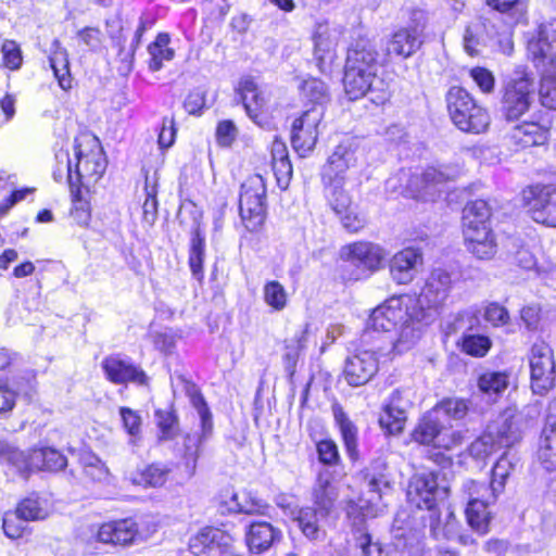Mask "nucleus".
I'll use <instances>...</instances> for the list:
<instances>
[{
  "instance_id": "c756f323",
  "label": "nucleus",
  "mask_w": 556,
  "mask_h": 556,
  "mask_svg": "<svg viewBox=\"0 0 556 556\" xmlns=\"http://www.w3.org/2000/svg\"><path fill=\"white\" fill-rule=\"evenodd\" d=\"M338 40L339 34L334 28H330L327 24L317 26L314 34L315 58L321 72L326 71L327 61L332 60Z\"/></svg>"
},
{
  "instance_id": "052dcab7",
  "label": "nucleus",
  "mask_w": 556,
  "mask_h": 556,
  "mask_svg": "<svg viewBox=\"0 0 556 556\" xmlns=\"http://www.w3.org/2000/svg\"><path fill=\"white\" fill-rule=\"evenodd\" d=\"M491 348V341L485 336L470 334L463 339V351L469 355L481 357Z\"/></svg>"
},
{
  "instance_id": "412c9836",
  "label": "nucleus",
  "mask_w": 556,
  "mask_h": 556,
  "mask_svg": "<svg viewBox=\"0 0 556 556\" xmlns=\"http://www.w3.org/2000/svg\"><path fill=\"white\" fill-rule=\"evenodd\" d=\"M91 536L104 544L128 545L139 536V528L134 519L126 518L102 523L96 531H91Z\"/></svg>"
},
{
  "instance_id": "20e7f679",
  "label": "nucleus",
  "mask_w": 556,
  "mask_h": 556,
  "mask_svg": "<svg viewBox=\"0 0 556 556\" xmlns=\"http://www.w3.org/2000/svg\"><path fill=\"white\" fill-rule=\"evenodd\" d=\"M460 173L458 166L442 165L440 167H428L420 175L410 176L407 172L401 170L394 177L386 181V188L392 192H396L400 187L397 181L405 179L407 181L406 189L414 197L425 200H433L437 192L441 191V187L454 180Z\"/></svg>"
},
{
  "instance_id": "5fc2aeb1",
  "label": "nucleus",
  "mask_w": 556,
  "mask_h": 556,
  "mask_svg": "<svg viewBox=\"0 0 556 556\" xmlns=\"http://www.w3.org/2000/svg\"><path fill=\"white\" fill-rule=\"evenodd\" d=\"M538 458L545 470L554 471L556 469V433L543 430Z\"/></svg>"
},
{
  "instance_id": "ddd939ff",
  "label": "nucleus",
  "mask_w": 556,
  "mask_h": 556,
  "mask_svg": "<svg viewBox=\"0 0 556 556\" xmlns=\"http://www.w3.org/2000/svg\"><path fill=\"white\" fill-rule=\"evenodd\" d=\"M426 22L421 12L414 13L410 23L397 29L387 43V53L408 58L414 54L424 42Z\"/></svg>"
},
{
  "instance_id": "dca6fc26",
  "label": "nucleus",
  "mask_w": 556,
  "mask_h": 556,
  "mask_svg": "<svg viewBox=\"0 0 556 556\" xmlns=\"http://www.w3.org/2000/svg\"><path fill=\"white\" fill-rule=\"evenodd\" d=\"M237 92L250 118L260 127L270 129L274 126V122L269 121L267 116V98L264 91L258 89L254 79L250 76L242 77Z\"/></svg>"
},
{
  "instance_id": "b1692460",
  "label": "nucleus",
  "mask_w": 556,
  "mask_h": 556,
  "mask_svg": "<svg viewBox=\"0 0 556 556\" xmlns=\"http://www.w3.org/2000/svg\"><path fill=\"white\" fill-rule=\"evenodd\" d=\"M422 264V254L414 248H406L393 255L390 261V275L399 285H407L417 275L418 266Z\"/></svg>"
},
{
  "instance_id": "f03ea898",
  "label": "nucleus",
  "mask_w": 556,
  "mask_h": 556,
  "mask_svg": "<svg viewBox=\"0 0 556 556\" xmlns=\"http://www.w3.org/2000/svg\"><path fill=\"white\" fill-rule=\"evenodd\" d=\"M55 159L54 180L61 182L66 179L71 188L84 187L89 190L102 177L106 168V160L96 139L86 143L76 140L73 157L68 152L60 151Z\"/></svg>"
},
{
  "instance_id": "58836bf2",
  "label": "nucleus",
  "mask_w": 556,
  "mask_h": 556,
  "mask_svg": "<svg viewBox=\"0 0 556 556\" xmlns=\"http://www.w3.org/2000/svg\"><path fill=\"white\" fill-rule=\"evenodd\" d=\"M378 71H367L366 68H361L354 65L344 66V74H349L350 77L353 75V79L355 76H363L367 79H371L376 85H374V94H372V103L380 105L387 102L390 98L389 84L384 81L381 77L378 76Z\"/></svg>"
},
{
  "instance_id": "39448f33",
  "label": "nucleus",
  "mask_w": 556,
  "mask_h": 556,
  "mask_svg": "<svg viewBox=\"0 0 556 556\" xmlns=\"http://www.w3.org/2000/svg\"><path fill=\"white\" fill-rule=\"evenodd\" d=\"M189 395L190 402L200 417L201 432L186 434L182 439L181 446L177 447L176 454L180 458V463L185 467L188 477H192L195 472L201 444L207 440L212 433L213 420L210 408L199 390L192 387L189 391Z\"/></svg>"
},
{
  "instance_id": "473e14b6",
  "label": "nucleus",
  "mask_w": 556,
  "mask_h": 556,
  "mask_svg": "<svg viewBox=\"0 0 556 556\" xmlns=\"http://www.w3.org/2000/svg\"><path fill=\"white\" fill-rule=\"evenodd\" d=\"M519 460L515 452L507 451L495 463L492 469V480L490 484L493 497L496 496V493L502 492L507 478L519 465Z\"/></svg>"
},
{
  "instance_id": "49530a36",
  "label": "nucleus",
  "mask_w": 556,
  "mask_h": 556,
  "mask_svg": "<svg viewBox=\"0 0 556 556\" xmlns=\"http://www.w3.org/2000/svg\"><path fill=\"white\" fill-rule=\"evenodd\" d=\"M325 197L336 214H343L351 206V197L344 190L345 181H323Z\"/></svg>"
},
{
  "instance_id": "ea45409f",
  "label": "nucleus",
  "mask_w": 556,
  "mask_h": 556,
  "mask_svg": "<svg viewBox=\"0 0 556 556\" xmlns=\"http://www.w3.org/2000/svg\"><path fill=\"white\" fill-rule=\"evenodd\" d=\"M274 529L268 522H253L247 533V543L251 552L262 553L270 547Z\"/></svg>"
},
{
  "instance_id": "7c9ffc66",
  "label": "nucleus",
  "mask_w": 556,
  "mask_h": 556,
  "mask_svg": "<svg viewBox=\"0 0 556 556\" xmlns=\"http://www.w3.org/2000/svg\"><path fill=\"white\" fill-rule=\"evenodd\" d=\"M50 66L53 71L54 77L56 78L59 86L63 90L72 88V75L70 72V60L68 53L63 48L59 40H53L50 47L49 54Z\"/></svg>"
},
{
  "instance_id": "4d7b16f0",
  "label": "nucleus",
  "mask_w": 556,
  "mask_h": 556,
  "mask_svg": "<svg viewBox=\"0 0 556 556\" xmlns=\"http://www.w3.org/2000/svg\"><path fill=\"white\" fill-rule=\"evenodd\" d=\"M73 197V207L71 216L79 226H87L91 218L90 204L83 198L80 188H71Z\"/></svg>"
},
{
  "instance_id": "a211bd4d",
  "label": "nucleus",
  "mask_w": 556,
  "mask_h": 556,
  "mask_svg": "<svg viewBox=\"0 0 556 556\" xmlns=\"http://www.w3.org/2000/svg\"><path fill=\"white\" fill-rule=\"evenodd\" d=\"M340 256L344 262L362 270L374 273L378 270L384 261L387 253L379 244L358 241L341 249Z\"/></svg>"
},
{
  "instance_id": "c9c22d12",
  "label": "nucleus",
  "mask_w": 556,
  "mask_h": 556,
  "mask_svg": "<svg viewBox=\"0 0 556 556\" xmlns=\"http://www.w3.org/2000/svg\"><path fill=\"white\" fill-rule=\"evenodd\" d=\"M490 207L484 200L472 201L464 207L463 228L464 230L490 228Z\"/></svg>"
},
{
  "instance_id": "bb28decb",
  "label": "nucleus",
  "mask_w": 556,
  "mask_h": 556,
  "mask_svg": "<svg viewBox=\"0 0 556 556\" xmlns=\"http://www.w3.org/2000/svg\"><path fill=\"white\" fill-rule=\"evenodd\" d=\"M355 164V152L346 147L338 146L323 168L321 179L323 181H345L344 173Z\"/></svg>"
},
{
  "instance_id": "4468645a",
  "label": "nucleus",
  "mask_w": 556,
  "mask_h": 556,
  "mask_svg": "<svg viewBox=\"0 0 556 556\" xmlns=\"http://www.w3.org/2000/svg\"><path fill=\"white\" fill-rule=\"evenodd\" d=\"M464 492L468 495L466 517L469 526L477 532L484 534L489 531L491 520L485 494L490 493L489 486L484 483L468 481L464 484Z\"/></svg>"
},
{
  "instance_id": "8fccbe9b",
  "label": "nucleus",
  "mask_w": 556,
  "mask_h": 556,
  "mask_svg": "<svg viewBox=\"0 0 556 556\" xmlns=\"http://www.w3.org/2000/svg\"><path fill=\"white\" fill-rule=\"evenodd\" d=\"M231 509L242 514H264L267 506L251 491H240L231 497Z\"/></svg>"
},
{
  "instance_id": "9d476101",
  "label": "nucleus",
  "mask_w": 556,
  "mask_h": 556,
  "mask_svg": "<svg viewBox=\"0 0 556 556\" xmlns=\"http://www.w3.org/2000/svg\"><path fill=\"white\" fill-rule=\"evenodd\" d=\"M265 184L261 175L250 176L242 185L239 212L247 229L256 230L265 219Z\"/></svg>"
},
{
  "instance_id": "e2e57ef3",
  "label": "nucleus",
  "mask_w": 556,
  "mask_h": 556,
  "mask_svg": "<svg viewBox=\"0 0 556 556\" xmlns=\"http://www.w3.org/2000/svg\"><path fill=\"white\" fill-rule=\"evenodd\" d=\"M470 77L483 93H492L495 88V77L485 67H473L469 72Z\"/></svg>"
},
{
  "instance_id": "774afa93",
  "label": "nucleus",
  "mask_w": 556,
  "mask_h": 556,
  "mask_svg": "<svg viewBox=\"0 0 556 556\" xmlns=\"http://www.w3.org/2000/svg\"><path fill=\"white\" fill-rule=\"evenodd\" d=\"M205 106V92L202 89H194L189 92L184 101L185 110L192 115H200Z\"/></svg>"
},
{
  "instance_id": "e433bc0d",
  "label": "nucleus",
  "mask_w": 556,
  "mask_h": 556,
  "mask_svg": "<svg viewBox=\"0 0 556 556\" xmlns=\"http://www.w3.org/2000/svg\"><path fill=\"white\" fill-rule=\"evenodd\" d=\"M307 325L301 327L295 333L293 339L286 340V354L283 356L285 370L291 384H293V378L295 368L299 363L300 351L304 348L306 342Z\"/></svg>"
},
{
  "instance_id": "72a5a7b5",
  "label": "nucleus",
  "mask_w": 556,
  "mask_h": 556,
  "mask_svg": "<svg viewBox=\"0 0 556 556\" xmlns=\"http://www.w3.org/2000/svg\"><path fill=\"white\" fill-rule=\"evenodd\" d=\"M0 462L11 466L22 475L28 473L36 469L35 448L26 452L11 445H4L0 450Z\"/></svg>"
},
{
  "instance_id": "f704fd0d",
  "label": "nucleus",
  "mask_w": 556,
  "mask_h": 556,
  "mask_svg": "<svg viewBox=\"0 0 556 556\" xmlns=\"http://www.w3.org/2000/svg\"><path fill=\"white\" fill-rule=\"evenodd\" d=\"M535 67L541 73L540 101L543 106L556 110V62Z\"/></svg>"
},
{
  "instance_id": "c03bdc74",
  "label": "nucleus",
  "mask_w": 556,
  "mask_h": 556,
  "mask_svg": "<svg viewBox=\"0 0 556 556\" xmlns=\"http://www.w3.org/2000/svg\"><path fill=\"white\" fill-rule=\"evenodd\" d=\"M169 40L170 39L167 34H159L155 40L149 45L148 52L150 55V71H160L164 61H170L174 58V50L168 48Z\"/></svg>"
},
{
  "instance_id": "0eeeda50",
  "label": "nucleus",
  "mask_w": 556,
  "mask_h": 556,
  "mask_svg": "<svg viewBox=\"0 0 556 556\" xmlns=\"http://www.w3.org/2000/svg\"><path fill=\"white\" fill-rule=\"evenodd\" d=\"M390 488L388 465L383 459L374 460L363 473L362 497L359 508L367 517H375L382 511V495Z\"/></svg>"
},
{
  "instance_id": "37998d69",
  "label": "nucleus",
  "mask_w": 556,
  "mask_h": 556,
  "mask_svg": "<svg viewBox=\"0 0 556 556\" xmlns=\"http://www.w3.org/2000/svg\"><path fill=\"white\" fill-rule=\"evenodd\" d=\"M299 90L302 98L316 106H321L329 100V91L327 85L315 77H308L303 79L299 85Z\"/></svg>"
},
{
  "instance_id": "bf43d9fd",
  "label": "nucleus",
  "mask_w": 556,
  "mask_h": 556,
  "mask_svg": "<svg viewBox=\"0 0 556 556\" xmlns=\"http://www.w3.org/2000/svg\"><path fill=\"white\" fill-rule=\"evenodd\" d=\"M119 415L123 427L130 437V442L135 443L140 438L142 418L140 414L128 407H121Z\"/></svg>"
},
{
  "instance_id": "09e8293b",
  "label": "nucleus",
  "mask_w": 556,
  "mask_h": 556,
  "mask_svg": "<svg viewBox=\"0 0 556 556\" xmlns=\"http://www.w3.org/2000/svg\"><path fill=\"white\" fill-rule=\"evenodd\" d=\"M432 410L443 420V418L452 420L464 419L469 410V402L459 397H446L439 402Z\"/></svg>"
},
{
  "instance_id": "423d86ee",
  "label": "nucleus",
  "mask_w": 556,
  "mask_h": 556,
  "mask_svg": "<svg viewBox=\"0 0 556 556\" xmlns=\"http://www.w3.org/2000/svg\"><path fill=\"white\" fill-rule=\"evenodd\" d=\"M536 85L534 78L526 72H516L503 89L501 113L507 121H516L529 111Z\"/></svg>"
},
{
  "instance_id": "a878e982",
  "label": "nucleus",
  "mask_w": 556,
  "mask_h": 556,
  "mask_svg": "<svg viewBox=\"0 0 556 556\" xmlns=\"http://www.w3.org/2000/svg\"><path fill=\"white\" fill-rule=\"evenodd\" d=\"M509 139L518 149L542 146L548 139V123L523 122L513 128Z\"/></svg>"
},
{
  "instance_id": "4be33fe9",
  "label": "nucleus",
  "mask_w": 556,
  "mask_h": 556,
  "mask_svg": "<svg viewBox=\"0 0 556 556\" xmlns=\"http://www.w3.org/2000/svg\"><path fill=\"white\" fill-rule=\"evenodd\" d=\"M102 368L106 378L113 383L134 382L140 386L148 383V377L143 370L119 356L105 357L102 362Z\"/></svg>"
},
{
  "instance_id": "c85d7f7f",
  "label": "nucleus",
  "mask_w": 556,
  "mask_h": 556,
  "mask_svg": "<svg viewBox=\"0 0 556 556\" xmlns=\"http://www.w3.org/2000/svg\"><path fill=\"white\" fill-rule=\"evenodd\" d=\"M346 66H357L367 71H378V52L376 46L369 39H358L348 50Z\"/></svg>"
},
{
  "instance_id": "680f3d73",
  "label": "nucleus",
  "mask_w": 556,
  "mask_h": 556,
  "mask_svg": "<svg viewBox=\"0 0 556 556\" xmlns=\"http://www.w3.org/2000/svg\"><path fill=\"white\" fill-rule=\"evenodd\" d=\"M25 520L15 511H8L3 517V531L10 539H20L25 531Z\"/></svg>"
},
{
  "instance_id": "aec40b11",
  "label": "nucleus",
  "mask_w": 556,
  "mask_h": 556,
  "mask_svg": "<svg viewBox=\"0 0 556 556\" xmlns=\"http://www.w3.org/2000/svg\"><path fill=\"white\" fill-rule=\"evenodd\" d=\"M452 288V278L450 273L442 268L431 271L426 280L419 296L416 299V305L425 312V306L435 308L441 306L450 295Z\"/></svg>"
},
{
  "instance_id": "7ed1b4c3",
  "label": "nucleus",
  "mask_w": 556,
  "mask_h": 556,
  "mask_svg": "<svg viewBox=\"0 0 556 556\" xmlns=\"http://www.w3.org/2000/svg\"><path fill=\"white\" fill-rule=\"evenodd\" d=\"M445 100L448 115L459 130L481 134L488 129L490 125L488 111L479 105L466 89L459 86L451 87Z\"/></svg>"
},
{
  "instance_id": "f8f14e48",
  "label": "nucleus",
  "mask_w": 556,
  "mask_h": 556,
  "mask_svg": "<svg viewBox=\"0 0 556 556\" xmlns=\"http://www.w3.org/2000/svg\"><path fill=\"white\" fill-rule=\"evenodd\" d=\"M526 206L534 222L556 227V188L531 186L522 192Z\"/></svg>"
},
{
  "instance_id": "864d4df0",
  "label": "nucleus",
  "mask_w": 556,
  "mask_h": 556,
  "mask_svg": "<svg viewBox=\"0 0 556 556\" xmlns=\"http://www.w3.org/2000/svg\"><path fill=\"white\" fill-rule=\"evenodd\" d=\"M371 79H367L363 76H355L353 80V76L350 77L349 74H344L343 84L344 90L349 96L350 100H357L365 96H368L370 101L372 102L374 94V81Z\"/></svg>"
},
{
  "instance_id": "13d9d810",
  "label": "nucleus",
  "mask_w": 556,
  "mask_h": 556,
  "mask_svg": "<svg viewBox=\"0 0 556 556\" xmlns=\"http://www.w3.org/2000/svg\"><path fill=\"white\" fill-rule=\"evenodd\" d=\"M498 448H501V446L497 445V442L490 434V432L485 430L483 434H481L470 444L468 451L472 457L477 459H483Z\"/></svg>"
},
{
  "instance_id": "f257e3e1",
  "label": "nucleus",
  "mask_w": 556,
  "mask_h": 556,
  "mask_svg": "<svg viewBox=\"0 0 556 556\" xmlns=\"http://www.w3.org/2000/svg\"><path fill=\"white\" fill-rule=\"evenodd\" d=\"M425 317L414 296H391L371 312L362 343L375 341L390 352L403 353L420 338Z\"/></svg>"
},
{
  "instance_id": "603ef678",
  "label": "nucleus",
  "mask_w": 556,
  "mask_h": 556,
  "mask_svg": "<svg viewBox=\"0 0 556 556\" xmlns=\"http://www.w3.org/2000/svg\"><path fill=\"white\" fill-rule=\"evenodd\" d=\"M479 390L486 395H498L508 387V376L505 372L488 371L478 379Z\"/></svg>"
},
{
  "instance_id": "f3484780",
  "label": "nucleus",
  "mask_w": 556,
  "mask_h": 556,
  "mask_svg": "<svg viewBox=\"0 0 556 556\" xmlns=\"http://www.w3.org/2000/svg\"><path fill=\"white\" fill-rule=\"evenodd\" d=\"M323 109L313 108L296 118L291 128V143L302 155L313 150L318 137Z\"/></svg>"
},
{
  "instance_id": "2f4dec72",
  "label": "nucleus",
  "mask_w": 556,
  "mask_h": 556,
  "mask_svg": "<svg viewBox=\"0 0 556 556\" xmlns=\"http://www.w3.org/2000/svg\"><path fill=\"white\" fill-rule=\"evenodd\" d=\"M170 468L167 465L154 463L129 475V480L132 484L143 488H159L165 484Z\"/></svg>"
},
{
  "instance_id": "2eb2a0df",
  "label": "nucleus",
  "mask_w": 556,
  "mask_h": 556,
  "mask_svg": "<svg viewBox=\"0 0 556 556\" xmlns=\"http://www.w3.org/2000/svg\"><path fill=\"white\" fill-rule=\"evenodd\" d=\"M445 493V489L439 488L438 476L434 472H421L412 478L407 489V498L419 509L432 510L438 498Z\"/></svg>"
},
{
  "instance_id": "79ce46f5",
  "label": "nucleus",
  "mask_w": 556,
  "mask_h": 556,
  "mask_svg": "<svg viewBox=\"0 0 556 556\" xmlns=\"http://www.w3.org/2000/svg\"><path fill=\"white\" fill-rule=\"evenodd\" d=\"M205 252V236L200 227L192 231L189 249V266L194 278H203V260Z\"/></svg>"
},
{
  "instance_id": "9b49d317",
  "label": "nucleus",
  "mask_w": 556,
  "mask_h": 556,
  "mask_svg": "<svg viewBox=\"0 0 556 556\" xmlns=\"http://www.w3.org/2000/svg\"><path fill=\"white\" fill-rule=\"evenodd\" d=\"M531 389L539 395L546 394L555 384L556 365L553 350L545 342H535L529 354Z\"/></svg>"
},
{
  "instance_id": "de8ad7c7",
  "label": "nucleus",
  "mask_w": 556,
  "mask_h": 556,
  "mask_svg": "<svg viewBox=\"0 0 556 556\" xmlns=\"http://www.w3.org/2000/svg\"><path fill=\"white\" fill-rule=\"evenodd\" d=\"M35 470L59 471L66 467V457L55 448H35Z\"/></svg>"
},
{
  "instance_id": "69168bd1",
  "label": "nucleus",
  "mask_w": 556,
  "mask_h": 556,
  "mask_svg": "<svg viewBox=\"0 0 556 556\" xmlns=\"http://www.w3.org/2000/svg\"><path fill=\"white\" fill-rule=\"evenodd\" d=\"M319 460L325 465H337L340 456L337 444L332 440H321L317 443Z\"/></svg>"
},
{
  "instance_id": "6ab92c4d",
  "label": "nucleus",
  "mask_w": 556,
  "mask_h": 556,
  "mask_svg": "<svg viewBox=\"0 0 556 556\" xmlns=\"http://www.w3.org/2000/svg\"><path fill=\"white\" fill-rule=\"evenodd\" d=\"M412 407L409 392L407 390H395L391 393L388 402L383 406L379 424L390 434H399L403 431L407 412Z\"/></svg>"
},
{
  "instance_id": "0e129e2a",
  "label": "nucleus",
  "mask_w": 556,
  "mask_h": 556,
  "mask_svg": "<svg viewBox=\"0 0 556 556\" xmlns=\"http://www.w3.org/2000/svg\"><path fill=\"white\" fill-rule=\"evenodd\" d=\"M156 424L161 431V439L169 440L174 437L177 427V419L170 412L157 410L155 414Z\"/></svg>"
},
{
  "instance_id": "a18cd8bd",
  "label": "nucleus",
  "mask_w": 556,
  "mask_h": 556,
  "mask_svg": "<svg viewBox=\"0 0 556 556\" xmlns=\"http://www.w3.org/2000/svg\"><path fill=\"white\" fill-rule=\"evenodd\" d=\"M292 521L301 529L308 539H316L319 532V518H323L317 509L306 507L298 510H290Z\"/></svg>"
},
{
  "instance_id": "6e6d98bb",
  "label": "nucleus",
  "mask_w": 556,
  "mask_h": 556,
  "mask_svg": "<svg viewBox=\"0 0 556 556\" xmlns=\"http://www.w3.org/2000/svg\"><path fill=\"white\" fill-rule=\"evenodd\" d=\"M1 65L10 71H18L23 65V52L15 40L4 39L0 47Z\"/></svg>"
},
{
  "instance_id": "338daca9",
  "label": "nucleus",
  "mask_w": 556,
  "mask_h": 556,
  "mask_svg": "<svg viewBox=\"0 0 556 556\" xmlns=\"http://www.w3.org/2000/svg\"><path fill=\"white\" fill-rule=\"evenodd\" d=\"M24 191L12 192L8 182L0 178V215L4 214L14 203L24 198Z\"/></svg>"
},
{
  "instance_id": "4c0bfd02",
  "label": "nucleus",
  "mask_w": 556,
  "mask_h": 556,
  "mask_svg": "<svg viewBox=\"0 0 556 556\" xmlns=\"http://www.w3.org/2000/svg\"><path fill=\"white\" fill-rule=\"evenodd\" d=\"M15 513L25 521L43 520L50 514V505L46 498L31 495L18 503Z\"/></svg>"
},
{
  "instance_id": "a19ab883",
  "label": "nucleus",
  "mask_w": 556,
  "mask_h": 556,
  "mask_svg": "<svg viewBox=\"0 0 556 556\" xmlns=\"http://www.w3.org/2000/svg\"><path fill=\"white\" fill-rule=\"evenodd\" d=\"M336 422L340 428V432L345 445L346 453L352 459H356L357 452V428L349 419L346 414L341 407H336L333 410Z\"/></svg>"
},
{
  "instance_id": "cd10ccee",
  "label": "nucleus",
  "mask_w": 556,
  "mask_h": 556,
  "mask_svg": "<svg viewBox=\"0 0 556 556\" xmlns=\"http://www.w3.org/2000/svg\"><path fill=\"white\" fill-rule=\"evenodd\" d=\"M467 249L480 260H490L496 253V241L491 228L464 230Z\"/></svg>"
},
{
  "instance_id": "3c124183",
  "label": "nucleus",
  "mask_w": 556,
  "mask_h": 556,
  "mask_svg": "<svg viewBox=\"0 0 556 556\" xmlns=\"http://www.w3.org/2000/svg\"><path fill=\"white\" fill-rule=\"evenodd\" d=\"M336 498L333 486L331 485L328 478L318 477L317 484L314 489V503L317 506L321 517H326Z\"/></svg>"
},
{
  "instance_id": "5701e85b",
  "label": "nucleus",
  "mask_w": 556,
  "mask_h": 556,
  "mask_svg": "<svg viewBox=\"0 0 556 556\" xmlns=\"http://www.w3.org/2000/svg\"><path fill=\"white\" fill-rule=\"evenodd\" d=\"M552 42H556V20L542 24L539 37L528 43V52L535 66L556 62V51Z\"/></svg>"
},
{
  "instance_id": "6e6552de",
  "label": "nucleus",
  "mask_w": 556,
  "mask_h": 556,
  "mask_svg": "<svg viewBox=\"0 0 556 556\" xmlns=\"http://www.w3.org/2000/svg\"><path fill=\"white\" fill-rule=\"evenodd\" d=\"M412 440L418 444L432 445L437 448L451 450L460 444L463 435L452 430L432 409L424 415L415 429Z\"/></svg>"
},
{
  "instance_id": "1a4fd4ad",
  "label": "nucleus",
  "mask_w": 556,
  "mask_h": 556,
  "mask_svg": "<svg viewBox=\"0 0 556 556\" xmlns=\"http://www.w3.org/2000/svg\"><path fill=\"white\" fill-rule=\"evenodd\" d=\"M363 345L345 361L344 378L352 387H361L370 381L378 371V357L390 353L387 346L375 341Z\"/></svg>"
},
{
  "instance_id": "393cba45",
  "label": "nucleus",
  "mask_w": 556,
  "mask_h": 556,
  "mask_svg": "<svg viewBox=\"0 0 556 556\" xmlns=\"http://www.w3.org/2000/svg\"><path fill=\"white\" fill-rule=\"evenodd\" d=\"M521 417L511 409L502 413L486 428L501 447H510L521 439Z\"/></svg>"
}]
</instances>
